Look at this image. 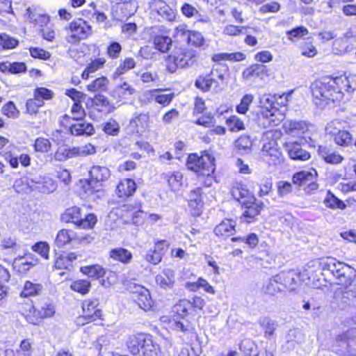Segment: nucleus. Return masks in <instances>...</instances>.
Here are the masks:
<instances>
[{
  "label": "nucleus",
  "mask_w": 356,
  "mask_h": 356,
  "mask_svg": "<svg viewBox=\"0 0 356 356\" xmlns=\"http://www.w3.org/2000/svg\"><path fill=\"white\" fill-rule=\"evenodd\" d=\"M311 91L314 99L319 100L316 104H329L343 98L339 90L336 88L333 78L325 76L312 83Z\"/></svg>",
  "instance_id": "obj_1"
},
{
  "label": "nucleus",
  "mask_w": 356,
  "mask_h": 356,
  "mask_svg": "<svg viewBox=\"0 0 356 356\" xmlns=\"http://www.w3.org/2000/svg\"><path fill=\"white\" fill-rule=\"evenodd\" d=\"M321 264L323 270L330 271L337 279L338 284L345 287L350 286L356 277L353 268L334 258H327Z\"/></svg>",
  "instance_id": "obj_2"
},
{
  "label": "nucleus",
  "mask_w": 356,
  "mask_h": 356,
  "mask_svg": "<svg viewBox=\"0 0 356 356\" xmlns=\"http://www.w3.org/2000/svg\"><path fill=\"white\" fill-rule=\"evenodd\" d=\"M197 59L195 50L188 48H175L172 54L168 56L167 69L173 73L177 69L186 68L193 65Z\"/></svg>",
  "instance_id": "obj_3"
},
{
  "label": "nucleus",
  "mask_w": 356,
  "mask_h": 356,
  "mask_svg": "<svg viewBox=\"0 0 356 356\" xmlns=\"http://www.w3.org/2000/svg\"><path fill=\"white\" fill-rule=\"evenodd\" d=\"M55 307L53 304L44 302L36 307L32 305H26L22 314L28 323L38 325L44 318H51L55 314Z\"/></svg>",
  "instance_id": "obj_4"
},
{
  "label": "nucleus",
  "mask_w": 356,
  "mask_h": 356,
  "mask_svg": "<svg viewBox=\"0 0 356 356\" xmlns=\"http://www.w3.org/2000/svg\"><path fill=\"white\" fill-rule=\"evenodd\" d=\"M215 159L209 153L201 156L197 154H190L188 157L186 165L188 170L201 175H212L215 171Z\"/></svg>",
  "instance_id": "obj_5"
},
{
  "label": "nucleus",
  "mask_w": 356,
  "mask_h": 356,
  "mask_svg": "<svg viewBox=\"0 0 356 356\" xmlns=\"http://www.w3.org/2000/svg\"><path fill=\"white\" fill-rule=\"evenodd\" d=\"M62 221L72 222L83 229H91L97 222V217L92 213L82 216L81 209L78 207H72L67 209L61 216Z\"/></svg>",
  "instance_id": "obj_6"
},
{
  "label": "nucleus",
  "mask_w": 356,
  "mask_h": 356,
  "mask_svg": "<svg viewBox=\"0 0 356 356\" xmlns=\"http://www.w3.org/2000/svg\"><path fill=\"white\" fill-rule=\"evenodd\" d=\"M356 330H348L339 335L335 340L334 351L343 356H356Z\"/></svg>",
  "instance_id": "obj_7"
},
{
  "label": "nucleus",
  "mask_w": 356,
  "mask_h": 356,
  "mask_svg": "<svg viewBox=\"0 0 356 356\" xmlns=\"http://www.w3.org/2000/svg\"><path fill=\"white\" fill-rule=\"evenodd\" d=\"M95 153V147L90 143H88L79 147H59L56 152L54 157L56 160L63 161L72 158L92 155Z\"/></svg>",
  "instance_id": "obj_8"
},
{
  "label": "nucleus",
  "mask_w": 356,
  "mask_h": 356,
  "mask_svg": "<svg viewBox=\"0 0 356 356\" xmlns=\"http://www.w3.org/2000/svg\"><path fill=\"white\" fill-rule=\"evenodd\" d=\"M70 32L66 37L69 43L75 44L88 38L91 33V27L86 21L79 19L70 24Z\"/></svg>",
  "instance_id": "obj_9"
},
{
  "label": "nucleus",
  "mask_w": 356,
  "mask_h": 356,
  "mask_svg": "<svg viewBox=\"0 0 356 356\" xmlns=\"http://www.w3.org/2000/svg\"><path fill=\"white\" fill-rule=\"evenodd\" d=\"M318 173L316 170H301L293 175L292 180L294 184L305 187L307 193H312L318 188L316 183Z\"/></svg>",
  "instance_id": "obj_10"
},
{
  "label": "nucleus",
  "mask_w": 356,
  "mask_h": 356,
  "mask_svg": "<svg viewBox=\"0 0 356 356\" xmlns=\"http://www.w3.org/2000/svg\"><path fill=\"white\" fill-rule=\"evenodd\" d=\"M92 239L89 234H78L72 230L63 229L58 232L55 243L58 248H62L70 242L90 243Z\"/></svg>",
  "instance_id": "obj_11"
},
{
  "label": "nucleus",
  "mask_w": 356,
  "mask_h": 356,
  "mask_svg": "<svg viewBox=\"0 0 356 356\" xmlns=\"http://www.w3.org/2000/svg\"><path fill=\"white\" fill-rule=\"evenodd\" d=\"M129 290L132 293V299L140 309L148 311L152 307L154 302L147 289L139 284H132L129 286Z\"/></svg>",
  "instance_id": "obj_12"
},
{
  "label": "nucleus",
  "mask_w": 356,
  "mask_h": 356,
  "mask_svg": "<svg viewBox=\"0 0 356 356\" xmlns=\"http://www.w3.org/2000/svg\"><path fill=\"white\" fill-rule=\"evenodd\" d=\"M149 336L144 333H138L129 337L127 346L133 355H139L146 348L147 341H152Z\"/></svg>",
  "instance_id": "obj_13"
},
{
  "label": "nucleus",
  "mask_w": 356,
  "mask_h": 356,
  "mask_svg": "<svg viewBox=\"0 0 356 356\" xmlns=\"http://www.w3.org/2000/svg\"><path fill=\"white\" fill-rule=\"evenodd\" d=\"M28 184L33 190L49 194L53 193L57 188L56 181L50 177H35L28 180Z\"/></svg>",
  "instance_id": "obj_14"
},
{
  "label": "nucleus",
  "mask_w": 356,
  "mask_h": 356,
  "mask_svg": "<svg viewBox=\"0 0 356 356\" xmlns=\"http://www.w3.org/2000/svg\"><path fill=\"white\" fill-rule=\"evenodd\" d=\"M285 131L291 135H300L309 132L313 125L304 120H286L283 125Z\"/></svg>",
  "instance_id": "obj_15"
},
{
  "label": "nucleus",
  "mask_w": 356,
  "mask_h": 356,
  "mask_svg": "<svg viewBox=\"0 0 356 356\" xmlns=\"http://www.w3.org/2000/svg\"><path fill=\"white\" fill-rule=\"evenodd\" d=\"M244 207L243 217L245 218L246 222H251L257 216L263 208L264 204L257 201L254 197H250V200L243 202Z\"/></svg>",
  "instance_id": "obj_16"
},
{
  "label": "nucleus",
  "mask_w": 356,
  "mask_h": 356,
  "mask_svg": "<svg viewBox=\"0 0 356 356\" xmlns=\"http://www.w3.org/2000/svg\"><path fill=\"white\" fill-rule=\"evenodd\" d=\"M267 76V67L261 64H253L245 69L242 73L243 79L247 81L263 80Z\"/></svg>",
  "instance_id": "obj_17"
},
{
  "label": "nucleus",
  "mask_w": 356,
  "mask_h": 356,
  "mask_svg": "<svg viewBox=\"0 0 356 356\" xmlns=\"http://www.w3.org/2000/svg\"><path fill=\"white\" fill-rule=\"evenodd\" d=\"M82 309L83 318L89 321H95L102 315V309L97 299L84 300L82 303Z\"/></svg>",
  "instance_id": "obj_18"
},
{
  "label": "nucleus",
  "mask_w": 356,
  "mask_h": 356,
  "mask_svg": "<svg viewBox=\"0 0 356 356\" xmlns=\"http://www.w3.org/2000/svg\"><path fill=\"white\" fill-rule=\"evenodd\" d=\"M163 179L168 183L170 191L174 193L181 190L185 184L184 175L180 171L168 172L162 175Z\"/></svg>",
  "instance_id": "obj_19"
},
{
  "label": "nucleus",
  "mask_w": 356,
  "mask_h": 356,
  "mask_svg": "<svg viewBox=\"0 0 356 356\" xmlns=\"http://www.w3.org/2000/svg\"><path fill=\"white\" fill-rule=\"evenodd\" d=\"M263 118V125L264 127L270 128L279 125L284 120V117L278 109H264L261 112Z\"/></svg>",
  "instance_id": "obj_20"
},
{
  "label": "nucleus",
  "mask_w": 356,
  "mask_h": 356,
  "mask_svg": "<svg viewBox=\"0 0 356 356\" xmlns=\"http://www.w3.org/2000/svg\"><path fill=\"white\" fill-rule=\"evenodd\" d=\"M277 278L281 282L283 290L294 291L300 283V276L293 270L282 272L277 275Z\"/></svg>",
  "instance_id": "obj_21"
},
{
  "label": "nucleus",
  "mask_w": 356,
  "mask_h": 356,
  "mask_svg": "<svg viewBox=\"0 0 356 356\" xmlns=\"http://www.w3.org/2000/svg\"><path fill=\"white\" fill-rule=\"evenodd\" d=\"M156 283L165 290L173 288L175 283V273L172 269L165 268L155 277Z\"/></svg>",
  "instance_id": "obj_22"
},
{
  "label": "nucleus",
  "mask_w": 356,
  "mask_h": 356,
  "mask_svg": "<svg viewBox=\"0 0 356 356\" xmlns=\"http://www.w3.org/2000/svg\"><path fill=\"white\" fill-rule=\"evenodd\" d=\"M275 142L270 141L263 145L262 156L264 160L270 165H276L280 162V152L275 147Z\"/></svg>",
  "instance_id": "obj_23"
},
{
  "label": "nucleus",
  "mask_w": 356,
  "mask_h": 356,
  "mask_svg": "<svg viewBox=\"0 0 356 356\" xmlns=\"http://www.w3.org/2000/svg\"><path fill=\"white\" fill-rule=\"evenodd\" d=\"M89 184H92L93 183H99L102 184L110 178L111 172L110 170L105 166L93 165L89 171Z\"/></svg>",
  "instance_id": "obj_24"
},
{
  "label": "nucleus",
  "mask_w": 356,
  "mask_h": 356,
  "mask_svg": "<svg viewBox=\"0 0 356 356\" xmlns=\"http://www.w3.org/2000/svg\"><path fill=\"white\" fill-rule=\"evenodd\" d=\"M74 123H70L69 131L73 136H90L92 135L95 129L90 123L82 120H74Z\"/></svg>",
  "instance_id": "obj_25"
},
{
  "label": "nucleus",
  "mask_w": 356,
  "mask_h": 356,
  "mask_svg": "<svg viewBox=\"0 0 356 356\" xmlns=\"http://www.w3.org/2000/svg\"><path fill=\"white\" fill-rule=\"evenodd\" d=\"M150 117L149 113H136L132 115L129 126L137 133L143 132L149 125Z\"/></svg>",
  "instance_id": "obj_26"
},
{
  "label": "nucleus",
  "mask_w": 356,
  "mask_h": 356,
  "mask_svg": "<svg viewBox=\"0 0 356 356\" xmlns=\"http://www.w3.org/2000/svg\"><path fill=\"white\" fill-rule=\"evenodd\" d=\"M135 92V89L127 82L124 81L117 85L112 91V96L119 102H124L131 98Z\"/></svg>",
  "instance_id": "obj_27"
},
{
  "label": "nucleus",
  "mask_w": 356,
  "mask_h": 356,
  "mask_svg": "<svg viewBox=\"0 0 356 356\" xmlns=\"http://www.w3.org/2000/svg\"><path fill=\"white\" fill-rule=\"evenodd\" d=\"M136 189V184L131 179H124L120 181L116 188V193L120 198L131 196Z\"/></svg>",
  "instance_id": "obj_28"
},
{
  "label": "nucleus",
  "mask_w": 356,
  "mask_h": 356,
  "mask_svg": "<svg viewBox=\"0 0 356 356\" xmlns=\"http://www.w3.org/2000/svg\"><path fill=\"white\" fill-rule=\"evenodd\" d=\"M236 222L232 220H222L214 229L215 234L222 238H226L235 233Z\"/></svg>",
  "instance_id": "obj_29"
},
{
  "label": "nucleus",
  "mask_w": 356,
  "mask_h": 356,
  "mask_svg": "<svg viewBox=\"0 0 356 356\" xmlns=\"http://www.w3.org/2000/svg\"><path fill=\"white\" fill-rule=\"evenodd\" d=\"M195 86L204 92H207L211 88H213L216 91H218L219 83L216 79L213 78L210 74L207 76H200L196 79Z\"/></svg>",
  "instance_id": "obj_30"
},
{
  "label": "nucleus",
  "mask_w": 356,
  "mask_h": 356,
  "mask_svg": "<svg viewBox=\"0 0 356 356\" xmlns=\"http://www.w3.org/2000/svg\"><path fill=\"white\" fill-rule=\"evenodd\" d=\"M321 157L329 164L337 165L341 163L344 158L339 152L327 149L326 147L319 148Z\"/></svg>",
  "instance_id": "obj_31"
},
{
  "label": "nucleus",
  "mask_w": 356,
  "mask_h": 356,
  "mask_svg": "<svg viewBox=\"0 0 356 356\" xmlns=\"http://www.w3.org/2000/svg\"><path fill=\"white\" fill-rule=\"evenodd\" d=\"M109 257L113 260L120 261L124 264H129L133 257L131 252L123 248H117L111 250Z\"/></svg>",
  "instance_id": "obj_32"
},
{
  "label": "nucleus",
  "mask_w": 356,
  "mask_h": 356,
  "mask_svg": "<svg viewBox=\"0 0 356 356\" xmlns=\"http://www.w3.org/2000/svg\"><path fill=\"white\" fill-rule=\"evenodd\" d=\"M258 323L264 330V337L268 339H271L274 337V332L276 330L278 325L275 320L268 317H261Z\"/></svg>",
  "instance_id": "obj_33"
},
{
  "label": "nucleus",
  "mask_w": 356,
  "mask_h": 356,
  "mask_svg": "<svg viewBox=\"0 0 356 356\" xmlns=\"http://www.w3.org/2000/svg\"><path fill=\"white\" fill-rule=\"evenodd\" d=\"M288 154L293 160L307 161L310 158L309 152L302 149L301 145L298 143L288 146Z\"/></svg>",
  "instance_id": "obj_34"
},
{
  "label": "nucleus",
  "mask_w": 356,
  "mask_h": 356,
  "mask_svg": "<svg viewBox=\"0 0 356 356\" xmlns=\"http://www.w3.org/2000/svg\"><path fill=\"white\" fill-rule=\"evenodd\" d=\"M152 4L158 14L165 19L172 21L175 18V15L173 10L162 0H155Z\"/></svg>",
  "instance_id": "obj_35"
},
{
  "label": "nucleus",
  "mask_w": 356,
  "mask_h": 356,
  "mask_svg": "<svg viewBox=\"0 0 356 356\" xmlns=\"http://www.w3.org/2000/svg\"><path fill=\"white\" fill-rule=\"evenodd\" d=\"M263 291L265 293L274 296L280 291H283L281 282L277 278V275L266 282L263 286Z\"/></svg>",
  "instance_id": "obj_36"
},
{
  "label": "nucleus",
  "mask_w": 356,
  "mask_h": 356,
  "mask_svg": "<svg viewBox=\"0 0 356 356\" xmlns=\"http://www.w3.org/2000/svg\"><path fill=\"white\" fill-rule=\"evenodd\" d=\"M334 142L339 146L348 147L353 145L354 138L353 135L346 130L341 129L333 138Z\"/></svg>",
  "instance_id": "obj_37"
},
{
  "label": "nucleus",
  "mask_w": 356,
  "mask_h": 356,
  "mask_svg": "<svg viewBox=\"0 0 356 356\" xmlns=\"http://www.w3.org/2000/svg\"><path fill=\"white\" fill-rule=\"evenodd\" d=\"M245 55L241 52L220 53L214 54L212 60L215 62L221 60L241 61L245 60Z\"/></svg>",
  "instance_id": "obj_38"
},
{
  "label": "nucleus",
  "mask_w": 356,
  "mask_h": 356,
  "mask_svg": "<svg viewBox=\"0 0 356 356\" xmlns=\"http://www.w3.org/2000/svg\"><path fill=\"white\" fill-rule=\"evenodd\" d=\"M323 203L327 207L332 209H344L346 207V204L330 191L327 192Z\"/></svg>",
  "instance_id": "obj_39"
},
{
  "label": "nucleus",
  "mask_w": 356,
  "mask_h": 356,
  "mask_svg": "<svg viewBox=\"0 0 356 356\" xmlns=\"http://www.w3.org/2000/svg\"><path fill=\"white\" fill-rule=\"evenodd\" d=\"M70 112L71 115L65 114L63 116L65 120H82L86 115L85 110L80 102H74Z\"/></svg>",
  "instance_id": "obj_40"
},
{
  "label": "nucleus",
  "mask_w": 356,
  "mask_h": 356,
  "mask_svg": "<svg viewBox=\"0 0 356 356\" xmlns=\"http://www.w3.org/2000/svg\"><path fill=\"white\" fill-rule=\"evenodd\" d=\"M202 188L200 187L196 188L191 191L188 195L189 206L197 210L200 209L202 207Z\"/></svg>",
  "instance_id": "obj_41"
},
{
  "label": "nucleus",
  "mask_w": 356,
  "mask_h": 356,
  "mask_svg": "<svg viewBox=\"0 0 356 356\" xmlns=\"http://www.w3.org/2000/svg\"><path fill=\"white\" fill-rule=\"evenodd\" d=\"M232 195L241 204H243V202L250 200V197H254L248 189L242 186L234 187L232 191Z\"/></svg>",
  "instance_id": "obj_42"
},
{
  "label": "nucleus",
  "mask_w": 356,
  "mask_h": 356,
  "mask_svg": "<svg viewBox=\"0 0 356 356\" xmlns=\"http://www.w3.org/2000/svg\"><path fill=\"white\" fill-rule=\"evenodd\" d=\"M154 45L161 52H166L172 45V39L168 36L156 35L154 38Z\"/></svg>",
  "instance_id": "obj_43"
},
{
  "label": "nucleus",
  "mask_w": 356,
  "mask_h": 356,
  "mask_svg": "<svg viewBox=\"0 0 356 356\" xmlns=\"http://www.w3.org/2000/svg\"><path fill=\"white\" fill-rule=\"evenodd\" d=\"M81 272L90 277L94 278L101 277L105 274L104 269L98 264L81 267Z\"/></svg>",
  "instance_id": "obj_44"
},
{
  "label": "nucleus",
  "mask_w": 356,
  "mask_h": 356,
  "mask_svg": "<svg viewBox=\"0 0 356 356\" xmlns=\"http://www.w3.org/2000/svg\"><path fill=\"white\" fill-rule=\"evenodd\" d=\"M15 264L19 266V270L26 271L29 270L31 267L38 264V259L35 258L31 254H26L25 257L16 259Z\"/></svg>",
  "instance_id": "obj_45"
},
{
  "label": "nucleus",
  "mask_w": 356,
  "mask_h": 356,
  "mask_svg": "<svg viewBox=\"0 0 356 356\" xmlns=\"http://www.w3.org/2000/svg\"><path fill=\"white\" fill-rule=\"evenodd\" d=\"M186 42L195 47H204V46H207L202 34L200 32L195 31H191V33H189Z\"/></svg>",
  "instance_id": "obj_46"
},
{
  "label": "nucleus",
  "mask_w": 356,
  "mask_h": 356,
  "mask_svg": "<svg viewBox=\"0 0 356 356\" xmlns=\"http://www.w3.org/2000/svg\"><path fill=\"white\" fill-rule=\"evenodd\" d=\"M42 286L39 284H34L31 282L26 281L24 284L23 291L21 296L23 297H28L35 296L42 291Z\"/></svg>",
  "instance_id": "obj_47"
},
{
  "label": "nucleus",
  "mask_w": 356,
  "mask_h": 356,
  "mask_svg": "<svg viewBox=\"0 0 356 356\" xmlns=\"http://www.w3.org/2000/svg\"><path fill=\"white\" fill-rule=\"evenodd\" d=\"M108 81L106 77L102 76L96 79L87 86L88 91L94 92L98 90H105Z\"/></svg>",
  "instance_id": "obj_48"
},
{
  "label": "nucleus",
  "mask_w": 356,
  "mask_h": 356,
  "mask_svg": "<svg viewBox=\"0 0 356 356\" xmlns=\"http://www.w3.org/2000/svg\"><path fill=\"white\" fill-rule=\"evenodd\" d=\"M301 331L298 329L290 330L286 336V343L289 345L288 349H293L295 343H302Z\"/></svg>",
  "instance_id": "obj_49"
},
{
  "label": "nucleus",
  "mask_w": 356,
  "mask_h": 356,
  "mask_svg": "<svg viewBox=\"0 0 356 356\" xmlns=\"http://www.w3.org/2000/svg\"><path fill=\"white\" fill-rule=\"evenodd\" d=\"M161 89H156L154 101L162 105L163 106H168L175 97L174 92H170L168 94L161 93Z\"/></svg>",
  "instance_id": "obj_50"
},
{
  "label": "nucleus",
  "mask_w": 356,
  "mask_h": 356,
  "mask_svg": "<svg viewBox=\"0 0 356 356\" xmlns=\"http://www.w3.org/2000/svg\"><path fill=\"white\" fill-rule=\"evenodd\" d=\"M18 44V40L10 35L0 34V49H13Z\"/></svg>",
  "instance_id": "obj_51"
},
{
  "label": "nucleus",
  "mask_w": 356,
  "mask_h": 356,
  "mask_svg": "<svg viewBox=\"0 0 356 356\" xmlns=\"http://www.w3.org/2000/svg\"><path fill=\"white\" fill-rule=\"evenodd\" d=\"M71 289L81 294H86L90 289V282L86 280H79L71 284Z\"/></svg>",
  "instance_id": "obj_52"
},
{
  "label": "nucleus",
  "mask_w": 356,
  "mask_h": 356,
  "mask_svg": "<svg viewBox=\"0 0 356 356\" xmlns=\"http://www.w3.org/2000/svg\"><path fill=\"white\" fill-rule=\"evenodd\" d=\"M169 326L175 331L186 332L190 329V323L185 319L181 320L172 319L169 321Z\"/></svg>",
  "instance_id": "obj_53"
},
{
  "label": "nucleus",
  "mask_w": 356,
  "mask_h": 356,
  "mask_svg": "<svg viewBox=\"0 0 356 356\" xmlns=\"http://www.w3.org/2000/svg\"><path fill=\"white\" fill-rule=\"evenodd\" d=\"M226 124L231 131H238L245 129V125L236 115L231 116L226 120Z\"/></svg>",
  "instance_id": "obj_54"
},
{
  "label": "nucleus",
  "mask_w": 356,
  "mask_h": 356,
  "mask_svg": "<svg viewBox=\"0 0 356 356\" xmlns=\"http://www.w3.org/2000/svg\"><path fill=\"white\" fill-rule=\"evenodd\" d=\"M138 356H162L158 344L152 341H147L146 348Z\"/></svg>",
  "instance_id": "obj_55"
},
{
  "label": "nucleus",
  "mask_w": 356,
  "mask_h": 356,
  "mask_svg": "<svg viewBox=\"0 0 356 356\" xmlns=\"http://www.w3.org/2000/svg\"><path fill=\"white\" fill-rule=\"evenodd\" d=\"M32 250L39 254L42 257L45 259H49V245L47 243L40 241L38 242L32 246Z\"/></svg>",
  "instance_id": "obj_56"
},
{
  "label": "nucleus",
  "mask_w": 356,
  "mask_h": 356,
  "mask_svg": "<svg viewBox=\"0 0 356 356\" xmlns=\"http://www.w3.org/2000/svg\"><path fill=\"white\" fill-rule=\"evenodd\" d=\"M44 105L42 99H38L35 97L32 99H29L26 102V110L27 112L31 114H36L38 113L39 108Z\"/></svg>",
  "instance_id": "obj_57"
},
{
  "label": "nucleus",
  "mask_w": 356,
  "mask_h": 356,
  "mask_svg": "<svg viewBox=\"0 0 356 356\" xmlns=\"http://www.w3.org/2000/svg\"><path fill=\"white\" fill-rule=\"evenodd\" d=\"M51 147V144L49 139L38 138L35 141L34 148L36 152L46 153L50 150Z\"/></svg>",
  "instance_id": "obj_58"
},
{
  "label": "nucleus",
  "mask_w": 356,
  "mask_h": 356,
  "mask_svg": "<svg viewBox=\"0 0 356 356\" xmlns=\"http://www.w3.org/2000/svg\"><path fill=\"white\" fill-rule=\"evenodd\" d=\"M300 49L302 55L307 57H314L317 54V49L310 42H304L300 44Z\"/></svg>",
  "instance_id": "obj_59"
},
{
  "label": "nucleus",
  "mask_w": 356,
  "mask_h": 356,
  "mask_svg": "<svg viewBox=\"0 0 356 356\" xmlns=\"http://www.w3.org/2000/svg\"><path fill=\"white\" fill-rule=\"evenodd\" d=\"M2 113L10 118H17L19 115V111L13 102L5 104L1 109Z\"/></svg>",
  "instance_id": "obj_60"
},
{
  "label": "nucleus",
  "mask_w": 356,
  "mask_h": 356,
  "mask_svg": "<svg viewBox=\"0 0 356 356\" xmlns=\"http://www.w3.org/2000/svg\"><path fill=\"white\" fill-rule=\"evenodd\" d=\"M34 97L38 99L49 100L53 98L54 92L46 88H37L34 90Z\"/></svg>",
  "instance_id": "obj_61"
},
{
  "label": "nucleus",
  "mask_w": 356,
  "mask_h": 356,
  "mask_svg": "<svg viewBox=\"0 0 356 356\" xmlns=\"http://www.w3.org/2000/svg\"><path fill=\"white\" fill-rule=\"evenodd\" d=\"M342 124L341 122L338 120H335L330 122H329L326 127L325 130L327 134L331 136L332 138H334V136L340 131H341Z\"/></svg>",
  "instance_id": "obj_62"
},
{
  "label": "nucleus",
  "mask_w": 356,
  "mask_h": 356,
  "mask_svg": "<svg viewBox=\"0 0 356 356\" xmlns=\"http://www.w3.org/2000/svg\"><path fill=\"white\" fill-rule=\"evenodd\" d=\"M253 96L252 95H245L241 99L240 104L236 106V111L241 114H245L249 108V106L252 102Z\"/></svg>",
  "instance_id": "obj_63"
},
{
  "label": "nucleus",
  "mask_w": 356,
  "mask_h": 356,
  "mask_svg": "<svg viewBox=\"0 0 356 356\" xmlns=\"http://www.w3.org/2000/svg\"><path fill=\"white\" fill-rule=\"evenodd\" d=\"M103 129L106 134L115 136L119 132L120 125L116 120L110 119L105 123Z\"/></svg>",
  "instance_id": "obj_64"
}]
</instances>
